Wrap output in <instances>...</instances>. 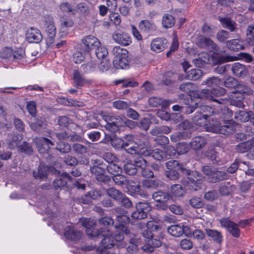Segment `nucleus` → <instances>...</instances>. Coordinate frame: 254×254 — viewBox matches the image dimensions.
Returning <instances> with one entry per match:
<instances>
[{
  "instance_id": "0eeeda50",
  "label": "nucleus",
  "mask_w": 254,
  "mask_h": 254,
  "mask_svg": "<svg viewBox=\"0 0 254 254\" xmlns=\"http://www.w3.org/2000/svg\"><path fill=\"white\" fill-rule=\"evenodd\" d=\"M152 198L156 202H160L162 204H156V207L160 209H165V202L172 198L171 195L167 191L159 190L152 194Z\"/></svg>"
},
{
  "instance_id": "680f3d73",
  "label": "nucleus",
  "mask_w": 254,
  "mask_h": 254,
  "mask_svg": "<svg viewBox=\"0 0 254 254\" xmlns=\"http://www.w3.org/2000/svg\"><path fill=\"white\" fill-rule=\"evenodd\" d=\"M142 187L146 190L154 189L158 187V183L155 180L145 179L142 181Z\"/></svg>"
},
{
  "instance_id": "0e129e2a",
  "label": "nucleus",
  "mask_w": 254,
  "mask_h": 254,
  "mask_svg": "<svg viewBox=\"0 0 254 254\" xmlns=\"http://www.w3.org/2000/svg\"><path fill=\"white\" fill-rule=\"evenodd\" d=\"M117 162H114L113 163L108 164V165L106 167V170L109 173L115 175L121 172H122V168L118 165L116 163Z\"/></svg>"
},
{
  "instance_id": "7ed1b4c3",
  "label": "nucleus",
  "mask_w": 254,
  "mask_h": 254,
  "mask_svg": "<svg viewBox=\"0 0 254 254\" xmlns=\"http://www.w3.org/2000/svg\"><path fill=\"white\" fill-rule=\"evenodd\" d=\"M44 24L45 31L47 34V43L52 44L54 42V38L56 34V29L54 22L53 17L47 15L44 17Z\"/></svg>"
},
{
  "instance_id": "e433bc0d",
  "label": "nucleus",
  "mask_w": 254,
  "mask_h": 254,
  "mask_svg": "<svg viewBox=\"0 0 254 254\" xmlns=\"http://www.w3.org/2000/svg\"><path fill=\"white\" fill-rule=\"evenodd\" d=\"M48 173V168L47 166L40 164L39 166L38 171H34L33 172V176L35 179H40L44 180L47 178Z\"/></svg>"
},
{
  "instance_id": "2eb2a0df",
  "label": "nucleus",
  "mask_w": 254,
  "mask_h": 254,
  "mask_svg": "<svg viewBox=\"0 0 254 254\" xmlns=\"http://www.w3.org/2000/svg\"><path fill=\"white\" fill-rule=\"evenodd\" d=\"M139 29L145 33H153L156 31L157 27L152 20L145 19L141 20L138 24Z\"/></svg>"
},
{
  "instance_id": "bb28decb",
  "label": "nucleus",
  "mask_w": 254,
  "mask_h": 254,
  "mask_svg": "<svg viewBox=\"0 0 254 254\" xmlns=\"http://www.w3.org/2000/svg\"><path fill=\"white\" fill-rule=\"evenodd\" d=\"M147 246L143 247L145 251L151 253L154 251V248H158L162 245V241L160 238L153 235L152 238L147 240Z\"/></svg>"
},
{
  "instance_id": "aec40b11",
  "label": "nucleus",
  "mask_w": 254,
  "mask_h": 254,
  "mask_svg": "<svg viewBox=\"0 0 254 254\" xmlns=\"http://www.w3.org/2000/svg\"><path fill=\"white\" fill-rule=\"evenodd\" d=\"M252 93V90L242 82L239 81V84L236 86L233 92V98H237V94H240L239 96H243L245 98L246 95H251Z\"/></svg>"
},
{
  "instance_id": "7c9ffc66",
  "label": "nucleus",
  "mask_w": 254,
  "mask_h": 254,
  "mask_svg": "<svg viewBox=\"0 0 254 254\" xmlns=\"http://www.w3.org/2000/svg\"><path fill=\"white\" fill-rule=\"evenodd\" d=\"M87 235L91 238H102L103 236H107L109 234V229L104 230L103 228L100 229H96L92 228L91 229L86 230Z\"/></svg>"
},
{
  "instance_id": "c03bdc74",
  "label": "nucleus",
  "mask_w": 254,
  "mask_h": 254,
  "mask_svg": "<svg viewBox=\"0 0 254 254\" xmlns=\"http://www.w3.org/2000/svg\"><path fill=\"white\" fill-rule=\"evenodd\" d=\"M175 24V19L171 14H165L162 17V24L165 28H170Z\"/></svg>"
},
{
  "instance_id": "c9c22d12",
  "label": "nucleus",
  "mask_w": 254,
  "mask_h": 254,
  "mask_svg": "<svg viewBox=\"0 0 254 254\" xmlns=\"http://www.w3.org/2000/svg\"><path fill=\"white\" fill-rule=\"evenodd\" d=\"M25 50L21 48L13 50L12 60L15 61H20L22 63L26 62Z\"/></svg>"
},
{
  "instance_id": "3c124183",
  "label": "nucleus",
  "mask_w": 254,
  "mask_h": 254,
  "mask_svg": "<svg viewBox=\"0 0 254 254\" xmlns=\"http://www.w3.org/2000/svg\"><path fill=\"white\" fill-rule=\"evenodd\" d=\"M60 23L63 32H64V28L71 27L74 24L72 19L66 15H64L60 18Z\"/></svg>"
},
{
  "instance_id": "052dcab7",
  "label": "nucleus",
  "mask_w": 254,
  "mask_h": 254,
  "mask_svg": "<svg viewBox=\"0 0 254 254\" xmlns=\"http://www.w3.org/2000/svg\"><path fill=\"white\" fill-rule=\"evenodd\" d=\"M146 228L152 233L153 232L160 233L162 230L161 226L153 221H149L146 223Z\"/></svg>"
},
{
  "instance_id": "72a5a7b5",
  "label": "nucleus",
  "mask_w": 254,
  "mask_h": 254,
  "mask_svg": "<svg viewBox=\"0 0 254 254\" xmlns=\"http://www.w3.org/2000/svg\"><path fill=\"white\" fill-rule=\"evenodd\" d=\"M205 232L208 237H210L214 242L221 244L223 240V235L221 232L216 230L206 229Z\"/></svg>"
},
{
  "instance_id": "4c0bfd02",
  "label": "nucleus",
  "mask_w": 254,
  "mask_h": 254,
  "mask_svg": "<svg viewBox=\"0 0 254 254\" xmlns=\"http://www.w3.org/2000/svg\"><path fill=\"white\" fill-rule=\"evenodd\" d=\"M209 55L205 53L199 54V58L193 60L195 65L197 67H203L209 62Z\"/></svg>"
},
{
  "instance_id": "13d9d810",
  "label": "nucleus",
  "mask_w": 254,
  "mask_h": 254,
  "mask_svg": "<svg viewBox=\"0 0 254 254\" xmlns=\"http://www.w3.org/2000/svg\"><path fill=\"white\" fill-rule=\"evenodd\" d=\"M131 102L129 101L118 100L113 103V106L119 110H127L131 106Z\"/></svg>"
},
{
  "instance_id": "6ab92c4d",
  "label": "nucleus",
  "mask_w": 254,
  "mask_h": 254,
  "mask_svg": "<svg viewBox=\"0 0 254 254\" xmlns=\"http://www.w3.org/2000/svg\"><path fill=\"white\" fill-rule=\"evenodd\" d=\"M167 40L165 38L160 37L155 38L151 42V50L156 53H159L167 47Z\"/></svg>"
},
{
  "instance_id": "79ce46f5",
  "label": "nucleus",
  "mask_w": 254,
  "mask_h": 254,
  "mask_svg": "<svg viewBox=\"0 0 254 254\" xmlns=\"http://www.w3.org/2000/svg\"><path fill=\"white\" fill-rule=\"evenodd\" d=\"M217 114H218L219 116L223 120L224 122L232 121V120H230V119L233 115V112L226 106L222 107L219 112L217 111Z\"/></svg>"
},
{
  "instance_id": "37998d69",
  "label": "nucleus",
  "mask_w": 254,
  "mask_h": 254,
  "mask_svg": "<svg viewBox=\"0 0 254 254\" xmlns=\"http://www.w3.org/2000/svg\"><path fill=\"white\" fill-rule=\"evenodd\" d=\"M107 194L114 200L119 201L124 194L120 190L114 187L110 188L106 190Z\"/></svg>"
},
{
  "instance_id": "a211bd4d",
  "label": "nucleus",
  "mask_w": 254,
  "mask_h": 254,
  "mask_svg": "<svg viewBox=\"0 0 254 254\" xmlns=\"http://www.w3.org/2000/svg\"><path fill=\"white\" fill-rule=\"evenodd\" d=\"M26 39L29 43L40 42L42 39V35L40 31L36 28L30 27L26 34Z\"/></svg>"
},
{
  "instance_id": "49530a36",
  "label": "nucleus",
  "mask_w": 254,
  "mask_h": 254,
  "mask_svg": "<svg viewBox=\"0 0 254 254\" xmlns=\"http://www.w3.org/2000/svg\"><path fill=\"white\" fill-rule=\"evenodd\" d=\"M202 75V71L197 68L190 70L186 73V79L191 80H196Z\"/></svg>"
},
{
  "instance_id": "ddd939ff",
  "label": "nucleus",
  "mask_w": 254,
  "mask_h": 254,
  "mask_svg": "<svg viewBox=\"0 0 254 254\" xmlns=\"http://www.w3.org/2000/svg\"><path fill=\"white\" fill-rule=\"evenodd\" d=\"M196 45L200 48L212 52L216 50V45L210 39L199 35L196 38Z\"/></svg>"
},
{
  "instance_id": "b1692460",
  "label": "nucleus",
  "mask_w": 254,
  "mask_h": 254,
  "mask_svg": "<svg viewBox=\"0 0 254 254\" xmlns=\"http://www.w3.org/2000/svg\"><path fill=\"white\" fill-rule=\"evenodd\" d=\"M195 105L197 106L196 111L197 113L202 115L201 116L207 119V118L217 114V111L212 107L205 105H200L199 103H196Z\"/></svg>"
},
{
  "instance_id": "f704fd0d",
  "label": "nucleus",
  "mask_w": 254,
  "mask_h": 254,
  "mask_svg": "<svg viewBox=\"0 0 254 254\" xmlns=\"http://www.w3.org/2000/svg\"><path fill=\"white\" fill-rule=\"evenodd\" d=\"M73 85L77 88H81L85 83L86 79L78 70H75L73 74Z\"/></svg>"
},
{
  "instance_id": "f8f14e48",
  "label": "nucleus",
  "mask_w": 254,
  "mask_h": 254,
  "mask_svg": "<svg viewBox=\"0 0 254 254\" xmlns=\"http://www.w3.org/2000/svg\"><path fill=\"white\" fill-rule=\"evenodd\" d=\"M91 173L94 175L96 179L101 182L107 183L111 180V178L106 174V169L102 167L91 166Z\"/></svg>"
},
{
  "instance_id": "6e6552de",
  "label": "nucleus",
  "mask_w": 254,
  "mask_h": 254,
  "mask_svg": "<svg viewBox=\"0 0 254 254\" xmlns=\"http://www.w3.org/2000/svg\"><path fill=\"white\" fill-rule=\"evenodd\" d=\"M81 50L84 53H89L91 50L100 45V41L94 36L88 35L82 39Z\"/></svg>"
},
{
  "instance_id": "8fccbe9b",
  "label": "nucleus",
  "mask_w": 254,
  "mask_h": 254,
  "mask_svg": "<svg viewBox=\"0 0 254 254\" xmlns=\"http://www.w3.org/2000/svg\"><path fill=\"white\" fill-rule=\"evenodd\" d=\"M128 56H125L123 59H119L114 60L113 64L116 68H122L124 69L126 68L128 65V61L127 60Z\"/></svg>"
},
{
  "instance_id": "6e6d98bb",
  "label": "nucleus",
  "mask_w": 254,
  "mask_h": 254,
  "mask_svg": "<svg viewBox=\"0 0 254 254\" xmlns=\"http://www.w3.org/2000/svg\"><path fill=\"white\" fill-rule=\"evenodd\" d=\"M56 149L63 153H68L71 150L70 144L64 141H60L57 143Z\"/></svg>"
},
{
  "instance_id": "69168bd1",
  "label": "nucleus",
  "mask_w": 254,
  "mask_h": 254,
  "mask_svg": "<svg viewBox=\"0 0 254 254\" xmlns=\"http://www.w3.org/2000/svg\"><path fill=\"white\" fill-rule=\"evenodd\" d=\"M96 48L95 54L98 59H104L108 58V52L106 48L99 45L97 46Z\"/></svg>"
},
{
  "instance_id": "f03ea898",
  "label": "nucleus",
  "mask_w": 254,
  "mask_h": 254,
  "mask_svg": "<svg viewBox=\"0 0 254 254\" xmlns=\"http://www.w3.org/2000/svg\"><path fill=\"white\" fill-rule=\"evenodd\" d=\"M184 173L188 176L189 182L187 185V189L191 191H196L201 188L203 176L200 173L186 169Z\"/></svg>"
},
{
  "instance_id": "de8ad7c7",
  "label": "nucleus",
  "mask_w": 254,
  "mask_h": 254,
  "mask_svg": "<svg viewBox=\"0 0 254 254\" xmlns=\"http://www.w3.org/2000/svg\"><path fill=\"white\" fill-rule=\"evenodd\" d=\"M234 118L238 122L243 123L246 122L250 119L249 113L245 111L236 112Z\"/></svg>"
},
{
  "instance_id": "bf43d9fd",
  "label": "nucleus",
  "mask_w": 254,
  "mask_h": 254,
  "mask_svg": "<svg viewBox=\"0 0 254 254\" xmlns=\"http://www.w3.org/2000/svg\"><path fill=\"white\" fill-rule=\"evenodd\" d=\"M247 42L250 45H254V25H250L247 29Z\"/></svg>"
},
{
  "instance_id": "dca6fc26",
  "label": "nucleus",
  "mask_w": 254,
  "mask_h": 254,
  "mask_svg": "<svg viewBox=\"0 0 254 254\" xmlns=\"http://www.w3.org/2000/svg\"><path fill=\"white\" fill-rule=\"evenodd\" d=\"M112 38L116 43L123 46L129 45L131 43L130 36L126 33L115 31L113 34Z\"/></svg>"
},
{
  "instance_id": "a878e982",
  "label": "nucleus",
  "mask_w": 254,
  "mask_h": 254,
  "mask_svg": "<svg viewBox=\"0 0 254 254\" xmlns=\"http://www.w3.org/2000/svg\"><path fill=\"white\" fill-rule=\"evenodd\" d=\"M72 178L67 173H63L59 179H56L53 182L55 189L62 188L66 186L68 182H71Z\"/></svg>"
},
{
  "instance_id": "9b49d317",
  "label": "nucleus",
  "mask_w": 254,
  "mask_h": 254,
  "mask_svg": "<svg viewBox=\"0 0 254 254\" xmlns=\"http://www.w3.org/2000/svg\"><path fill=\"white\" fill-rule=\"evenodd\" d=\"M112 146L116 149H124V147H128L133 143L132 136L127 135L124 137V139L115 138L111 139Z\"/></svg>"
},
{
  "instance_id": "cd10ccee",
  "label": "nucleus",
  "mask_w": 254,
  "mask_h": 254,
  "mask_svg": "<svg viewBox=\"0 0 254 254\" xmlns=\"http://www.w3.org/2000/svg\"><path fill=\"white\" fill-rule=\"evenodd\" d=\"M218 20L224 28L229 30L231 32H234L237 29L236 22L229 17L219 16Z\"/></svg>"
},
{
  "instance_id": "ea45409f",
  "label": "nucleus",
  "mask_w": 254,
  "mask_h": 254,
  "mask_svg": "<svg viewBox=\"0 0 254 254\" xmlns=\"http://www.w3.org/2000/svg\"><path fill=\"white\" fill-rule=\"evenodd\" d=\"M112 236L117 247L122 248L126 246L127 244L124 241V235L122 232L117 231Z\"/></svg>"
},
{
  "instance_id": "338daca9",
  "label": "nucleus",
  "mask_w": 254,
  "mask_h": 254,
  "mask_svg": "<svg viewBox=\"0 0 254 254\" xmlns=\"http://www.w3.org/2000/svg\"><path fill=\"white\" fill-rule=\"evenodd\" d=\"M172 193L177 197H182L185 194V190L181 185L175 184L171 186Z\"/></svg>"
},
{
  "instance_id": "39448f33",
  "label": "nucleus",
  "mask_w": 254,
  "mask_h": 254,
  "mask_svg": "<svg viewBox=\"0 0 254 254\" xmlns=\"http://www.w3.org/2000/svg\"><path fill=\"white\" fill-rule=\"evenodd\" d=\"M176 154V149L169 146L165 149H155L152 151L151 156L158 161H165Z\"/></svg>"
},
{
  "instance_id": "58836bf2",
  "label": "nucleus",
  "mask_w": 254,
  "mask_h": 254,
  "mask_svg": "<svg viewBox=\"0 0 254 254\" xmlns=\"http://www.w3.org/2000/svg\"><path fill=\"white\" fill-rule=\"evenodd\" d=\"M166 166L168 170L180 171L185 173L186 169L183 167L182 164L176 160H171L166 163Z\"/></svg>"
},
{
  "instance_id": "c756f323",
  "label": "nucleus",
  "mask_w": 254,
  "mask_h": 254,
  "mask_svg": "<svg viewBox=\"0 0 254 254\" xmlns=\"http://www.w3.org/2000/svg\"><path fill=\"white\" fill-rule=\"evenodd\" d=\"M128 190L130 193L135 195H139L144 198H147L150 195L147 191L141 189V186L139 184L129 185L128 187Z\"/></svg>"
},
{
  "instance_id": "603ef678",
  "label": "nucleus",
  "mask_w": 254,
  "mask_h": 254,
  "mask_svg": "<svg viewBox=\"0 0 254 254\" xmlns=\"http://www.w3.org/2000/svg\"><path fill=\"white\" fill-rule=\"evenodd\" d=\"M171 131L169 127L166 126H157L153 128L151 131V134L153 135H157L159 134H168Z\"/></svg>"
},
{
  "instance_id": "4d7b16f0",
  "label": "nucleus",
  "mask_w": 254,
  "mask_h": 254,
  "mask_svg": "<svg viewBox=\"0 0 254 254\" xmlns=\"http://www.w3.org/2000/svg\"><path fill=\"white\" fill-rule=\"evenodd\" d=\"M79 222L86 228V230L91 229L96 225L95 221L91 218H80Z\"/></svg>"
},
{
  "instance_id": "412c9836",
  "label": "nucleus",
  "mask_w": 254,
  "mask_h": 254,
  "mask_svg": "<svg viewBox=\"0 0 254 254\" xmlns=\"http://www.w3.org/2000/svg\"><path fill=\"white\" fill-rule=\"evenodd\" d=\"M207 144V139L203 136H196L193 137L190 142L191 149L198 151L204 147Z\"/></svg>"
},
{
  "instance_id": "5fc2aeb1",
  "label": "nucleus",
  "mask_w": 254,
  "mask_h": 254,
  "mask_svg": "<svg viewBox=\"0 0 254 254\" xmlns=\"http://www.w3.org/2000/svg\"><path fill=\"white\" fill-rule=\"evenodd\" d=\"M227 46L229 48L233 51L243 49L244 46L241 42L238 39H233L227 42Z\"/></svg>"
},
{
  "instance_id": "e2e57ef3",
  "label": "nucleus",
  "mask_w": 254,
  "mask_h": 254,
  "mask_svg": "<svg viewBox=\"0 0 254 254\" xmlns=\"http://www.w3.org/2000/svg\"><path fill=\"white\" fill-rule=\"evenodd\" d=\"M99 222L101 225L105 227L104 230H110V228L114 224L113 219L110 217H103L99 220Z\"/></svg>"
},
{
  "instance_id": "473e14b6",
  "label": "nucleus",
  "mask_w": 254,
  "mask_h": 254,
  "mask_svg": "<svg viewBox=\"0 0 254 254\" xmlns=\"http://www.w3.org/2000/svg\"><path fill=\"white\" fill-rule=\"evenodd\" d=\"M188 229V227L187 226L174 225L168 228V232L174 237H178L182 236Z\"/></svg>"
},
{
  "instance_id": "5701e85b",
  "label": "nucleus",
  "mask_w": 254,
  "mask_h": 254,
  "mask_svg": "<svg viewBox=\"0 0 254 254\" xmlns=\"http://www.w3.org/2000/svg\"><path fill=\"white\" fill-rule=\"evenodd\" d=\"M238 125L234 121H228L224 122V124L221 125L218 133L224 135H229L233 133L236 130V126Z\"/></svg>"
},
{
  "instance_id": "774afa93",
  "label": "nucleus",
  "mask_w": 254,
  "mask_h": 254,
  "mask_svg": "<svg viewBox=\"0 0 254 254\" xmlns=\"http://www.w3.org/2000/svg\"><path fill=\"white\" fill-rule=\"evenodd\" d=\"M190 148V144L186 142H182L177 144L176 150L179 154H183L187 153Z\"/></svg>"
},
{
  "instance_id": "9d476101",
  "label": "nucleus",
  "mask_w": 254,
  "mask_h": 254,
  "mask_svg": "<svg viewBox=\"0 0 254 254\" xmlns=\"http://www.w3.org/2000/svg\"><path fill=\"white\" fill-rule=\"evenodd\" d=\"M221 226L228 229V232L235 238L240 236V230L238 224L231 221L228 218H223L219 220Z\"/></svg>"
},
{
  "instance_id": "c85d7f7f",
  "label": "nucleus",
  "mask_w": 254,
  "mask_h": 254,
  "mask_svg": "<svg viewBox=\"0 0 254 254\" xmlns=\"http://www.w3.org/2000/svg\"><path fill=\"white\" fill-rule=\"evenodd\" d=\"M233 74L238 77H245L248 73L245 65L239 63H234L231 68Z\"/></svg>"
},
{
  "instance_id": "4468645a",
  "label": "nucleus",
  "mask_w": 254,
  "mask_h": 254,
  "mask_svg": "<svg viewBox=\"0 0 254 254\" xmlns=\"http://www.w3.org/2000/svg\"><path fill=\"white\" fill-rule=\"evenodd\" d=\"M35 142L40 153H48L50 146L55 145L54 143L46 137L36 138Z\"/></svg>"
},
{
  "instance_id": "09e8293b",
  "label": "nucleus",
  "mask_w": 254,
  "mask_h": 254,
  "mask_svg": "<svg viewBox=\"0 0 254 254\" xmlns=\"http://www.w3.org/2000/svg\"><path fill=\"white\" fill-rule=\"evenodd\" d=\"M18 151L21 153H23L26 155H30L33 152V149L29 143L24 141L22 143L17 146Z\"/></svg>"
},
{
  "instance_id": "864d4df0",
  "label": "nucleus",
  "mask_w": 254,
  "mask_h": 254,
  "mask_svg": "<svg viewBox=\"0 0 254 254\" xmlns=\"http://www.w3.org/2000/svg\"><path fill=\"white\" fill-rule=\"evenodd\" d=\"M124 170L126 174L129 175H134L137 172V168L132 162H127L124 166Z\"/></svg>"
},
{
  "instance_id": "f3484780",
  "label": "nucleus",
  "mask_w": 254,
  "mask_h": 254,
  "mask_svg": "<svg viewBox=\"0 0 254 254\" xmlns=\"http://www.w3.org/2000/svg\"><path fill=\"white\" fill-rule=\"evenodd\" d=\"M47 126L46 119L40 116L35 118L34 122L30 125L31 129L38 133L42 132L43 130L46 128Z\"/></svg>"
},
{
  "instance_id": "2f4dec72",
  "label": "nucleus",
  "mask_w": 254,
  "mask_h": 254,
  "mask_svg": "<svg viewBox=\"0 0 254 254\" xmlns=\"http://www.w3.org/2000/svg\"><path fill=\"white\" fill-rule=\"evenodd\" d=\"M148 104L153 107L161 106V108L166 109L169 107L170 101L166 100H162L161 98L153 97L148 100Z\"/></svg>"
},
{
  "instance_id": "423d86ee",
  "label": "nucleus",
  "mask_w": 254,
  "mask_h": 254,
  "mask_svg": "<svg viewBox=\"0 0 254 254\" xmlns=\"http://www.w3.org/2000/svg\"><path fill=\"white\" fill-rule=\"evenodd\" d=\"M105 120L107 122L105 127L111 132L116 131L119 127H123L125 125V120L118 116H107Z\"/></svg>"
},
{
  "instance_id": "393cba45",
  "label": "nucleus",
  "mask_w": 254,
  "mask_h": 254,
  "mask_svg": "<svg viewBox=\"0 0 254 254\" xmlns=\"http://www.w3.org/2000/svg\"><path fill=\"white\" fill-rule=\"evenodd\" d=\"M228 177L226 172L219 171L215 168L209 179L211 183H217L227 179Z\"/></svg>"
},
{
  "instance_id": "4be33fe9",
  "label": "nucleus",
  "mask_w": 254,
  "mask_h": 254,
  "mask_svg": "<svg viewBox=\"0 0 254 254\" xmlns=\"http://www.w3.org/2000/svg\"><path fill=\"white\" fill-rule=\"evenodd\" d=\"M64 236L69 240L73 241H78L82 236V233L73 227L68 226L64 229Z\"/></svg>"
},
{
  "instance_id": "a19ab883",
  "label": "nucleus",
  "mask_w": 254,
  "mask_h": 254,
  "mask_svg": "<svg viewBox=\"0 0 254 254\" xmlns=\"http://www.w3.org/2000/svg\"><path fill=\"white\" fill-rule=\"evenodd\" d=\"M112 179L116 185L122 188L127 186L128 184V180L124 175L119 173L113 176Z\"/></svg>"
},
{
  "instance_id": "f257e3e1",
  "label": "nucleus",
  "mask_w": 254,
  "mask_h": 254,
  "mask_svg": "<svg viewBox=\"0 0 254 254\" xmlns=\"http://www.w3.org/2000/svg\"><path fill=\"white\" fill-rule=\"evenodd\" d=\"M220 83V79L215 76L209 77L204 81L202 85H206L208 87H212V89H202L200 93L202 97L222 105L227 102L228 100L226 98H217L226 93V90L224 88L220 87L215 88L219 85Z\"/></svg>"
},
{
  "instance_id": "20e7f679",
  "label": "nucleus",
  "mask_w": 254,
  "mask_h": 254,
  "mask_svg": "<svg viewBox=\"0 0 254 254\" xmlns=\"http://www.w3.org/2000/svg\"><path fill=\"white\" fill-rule=\"evenodd\" d=\"M136 210L131 214L132 218L141 220L146 218L148 213L151 210L150 203L147 202H139L136 203Z\"/></svg>"
},
{
  "instance_id": "a18cd8bd",
  "label": "nucleus",
  "mask_w": 254,
  "mask_h": 254,
  "mask_svg": "<svg viewBox=\"0 0 254 254\" xmlns=\"http://www.w3.org/2000/svg\"><path fill=\"white\" fill-rule=\"evenodd\" d=\"M252 148V143L249 141H247L237 145L235 150L239 153H244L248 152Z\"/></svg>"
},
{
  "instance_id": "1a4fd4ad",
  "label": "nucleus",
  "mask_w": 254,
  "mask_h": 254,
  "mask_svg": "<svg viewBox=\"0 0 254 254\" xmlns=\"http://www.w3.org/2000/svg\"><path fill=\"white\" fill-rule=\"evenodd\" d=\"M109 234L107 236H103L101 242L102 246L97 249V252L99 254H107L106 249H111L116 245L114 242L113 236L109 229Z\"/></svg>"
}]
</instances>
